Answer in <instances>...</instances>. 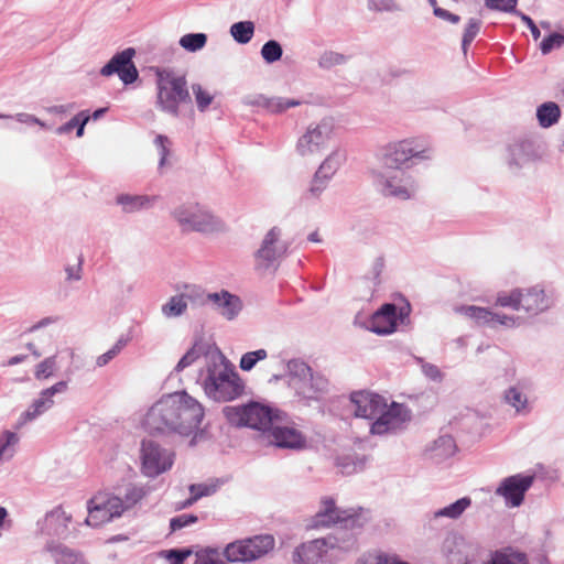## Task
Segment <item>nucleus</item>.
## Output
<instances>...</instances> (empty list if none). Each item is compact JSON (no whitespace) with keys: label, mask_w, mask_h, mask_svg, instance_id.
I'll use <instances>...</instances> for the list:
<instances>
[{"label":"nucleus","mask_w":564,"mask_h":564,"mask_svg":"<svg viewBox=\"0 0 564 564\" xmlns=\"http://www.w3.org/2000/svg\"><path fill=\"white\" fill-rule=\"evenodd\" d=\"M212 308L227 321H234L242 311L241 299L227 290L213 292L209 296Z\"/></svg>","instance_id":"nucleus-22"},{"label":"nucleus","mask_w":564,"mask_h":564,"mask_svg":"<svg viewBox=\"0 0 564 564\" xmlns=\"http://www.w3.org/2000/svg\"><path fill=\"white\" fill-rule=\"evenodd\" d=\"M171 215L183 232L214 235L227 230L223 219L216 216L209 208L198 203H183L176 206Z\"/></svg>","instance_id":"nucleus-5"},{"label":"nucleus","mask_w":564,"mask_h":564,"mask_svg":"<svg viewBox=\"0 0 564 564\" xmlns=\"http://www.w3.org/2000/svg\"><path fill=\"white\" fill-rule=\"evenodd\" d=\"M203 405L186 391L162 397L147 412L144 425L151 433L196 434L204 419Z\"/></svg>","instance_id":"nucleus-1"},{"label":"nucleus","mask_w":564,"mask_h":564,"mask_svg":"<svg viewBox=\"0 0 564 564\" xmlns=\"http://www.w3.org/2000/svg\"><path fill=\"white\" fill-rule=\"evenodd\" d=\"M521 323L522 318L520 316L498 313L491 310L488 327L496 328L497 326H502L505 328H516L520 326Z\"/></svg>","instance_id":"nucleus-44"},{"label":"nucleus","mask_w":564,"mask_h":564,"mask_svg":"<svg viewBox=\"0 0 564 564\" xmlns=\"http://www.w3.org/2000/svg\"><path fill=\"white\" fill-rule=\"evenodd\" d=\"M69 521L70 517L61 507L55 508L46 513L41 532L50 536L63 538L68 532Z\"/></svg>","instance_id":"nucleus-26"},{"label":"nucleus","mask_w":564,"mask_h":564,"mask_svg":"<svg viewBox=\"0 0 564 564\" xmlns=\"http://www.w3.org/2000/svg\"><path fill=\"white\" fill-rule=\"evenodd\" d=\"M227 421L235 426H247L261 432L263 438L273 425L272 409L258 402L243 405H227L223 410Z\"/></svg>","instance_id":"nucleus-8"},{"label":"nucleus","mask_w":564,"mask_h":564,"mask_svg":"<svg viewBox=\"0 0 564 564\" xmlns=\"http://www.w3.org/2000/svg\"><path fill=\"white\" fill-rule=\"evenodd\" d=\"M85 115V111H80L78 115H76L75 117H73L68 122L59 126L57 129H56V133L57 134H66V133H69L73 129L76 128V126L78 124L79 120L82 119V117Z\"/></svg>","instance_id":"nucleus-63"},{"label":"nucleus","mask_w":564,"mask_h":564,"mask_svg":"<svg viewBox=\"0 0 564 564\" xmlns=\"http://www.w3.org/2000/svg\"><path fill=\"white\" fill-rule=\"evenodd\" d=\"M156 200V196L119 194L116 197V204L121 207L124 214H133L143 209H149Z\"/></svg>","instance_id":"nucleus-27"},{"label":"nucleus","mask_w":564,"mask_h":564,"mask_svg":"<svg viewBox=\"0 0 564 564\" xmlns=\"http://www.w3.org/2000/svg\"><path fill=\"white\" fill-rule=\"evenodd\" d=\"M505 400L518 414L525 415L531 412L528 397L518 387H510L505 392Z\"/></svg>","instance_id":"nucleus-34"},{"label":"nucleus","mask_w":564,"mask_h":564,"mask_svg":"<svg viewBox=\"0 0 564 564\" xmlns=\"http://www.w3.org/2000/svg\"><path fill=\"white\" fill-rule=\"evenodd\" d=\"M456 449L455 440L451 435H442L426 446L424 456L434 464H442L451 458Z\"/></svg>","instance_id":"nucleus-25"},{"label":"nucleus","mask_w":564,"mask_h":564,"mask_svg":"<svg viewBox=\"0 0 564 564\" xmlns=\"http://www.w3.org/2000/svg\"><path fill=\"white\" fill-rule=\"evenodd\" d=\"M282 54L283 48L275 40H269L261 47V56L268 64H272L281 59Z\"/></svg>","instance_id":"nucleus-47"},{"label":"nucleus","mask_w":564,"mask_h":564,"mask_svg":"<svg viewBox=\"0 0 564 564\" xmlns=\"http://www.w3.org/2000/svg\"><path fill=\"white\" fill-rule=\"evenodd\" d=\"M534 158V147L529 140H518L508 147L507 164L512 172L519 171Z\"/></svg>","instance_id":"nucleus-23"},{"label":"nucleus","mask_w":564,"mask_h":564,"mask_svg":"<svg viewBox=\"0 0 564 564\" xmlns=\"http://www.w3.org/2000/svg\"><path fill=\"white\" fill-rule=\"evenodd\" d=\"M186 305L204 306L209 303L210 293L206 292L202 286L196 284H184L180 291Z\"/></svg>","instance_id":"nucleus-30"},{"label":"nucleus","mask_w":564,"mask_h":564,"mask_svg":"<svg viewBox=\"0 0 564 564\" xmlns=\"http://www.w3.org/2000/svg\"><path fill=\"white\" fill-rule=\"evenodd\" d=\"M197 522V517L194 514L183 513L177 517H174L170 520V528L172 532L181 530L185 527H188L193 523Z\"/></svg>","instance_id":"nucleus-58"},{"label":"nucleus","mask_w":564,"mask_h":564,"mask_svg":"<svg viewBox=\"0 0 564 564\" xmlns=\"http://www.w3.org/2000/svg\"><path fill=\"white\" fill-rule=\"evenodd\" d=\"M422 371L431 380L440 381L442 379V373L435 365L424 364L422 365Z\"/></svg>","instance_id":"nucleus-64"},{"label":"nucleus","mask_w":564,"mask_h":564,"mask_svg":"<svg viewBox=\"0 0 564 564\" xmlns=\"http://www.w3.org/2000/svg\"><path fill=\"white\" fill-rule=\"evenodd\" d=\"M189 555H191V551L185 550V549H182V550L172 549V550L166 551V553H165V557L167 560L172 561L171 564H183V562Z\"/></svg>","instance_id":"nucleus-62"},{"label":"nucleus","mask_w":564,"mask_h":564,"mask_svg":"<svg viewBox=\"0 0 564 564\" xmlns=\"http://www.w3.org/2000/svg\"><path fill=\"white\" fill-rule=\"evenodd\" d=\"M371 520L370 510L362 507L341 509L336 506L333 497H323L319 509L311 520V528H330L344 524L345 528L362 529Z\"/></svg>","instance_id":"nucleus-6"},{"label":"nucleus","mask_w":564,"mask_h":564,"mask_svg":"<svg viewBox=\"0 0 564 564\" xmlns=\"http://www.w3.org/2000/svg\"><path fill=\"white\" fill-rule=\"evenodd\" d=\"M158 107L173 117H177L178 106L182 102H191L187 82L184 76H178L172 70H159L156 73Z\"/></svg>","instance_id":"nucleus-7"},{"label":"nucleus","mask_w":564,"mask_h":564,"mask_svg":"<svg viewBox=\"0 0 564 564\" xmlns=\"http://www.w3.org/2000/svg\"><path fill=\"white\" fill-rule=\"evenodd\" d=\"M51 553L55 564H85L83 557L66 545L48 542L45 546Z\"/></svg>","instance_id":"nucleus-29"},{"label":"nucleus","mask_w":564,"mask_h":564,"mask_svg":"<svg viewBox=\"0 0 564 564\" xmlns=\"http://www.w3.org/2000/svg\"><path fill=\"white\" fill-rule=\"evenodd\" d=\"M368 7L375 11L392 12L399 10L394 0H368Z\"/></svg>","instance_id":"nucleus-61"},{"label":"nucleus","mask_w":564,"mask_h":564,"mask_svg":"<svg viewBox=\"0 0 564 564\" xmlns=\"http://www.w3.org/2000/svg\"><path fill=\"white\" fill-rule=\"evenodd\" d=\"M470 506L471 499L469 497H463L446 507L435 510L433 512V519L447 518L457 520Z\"/></svg>","instance_id":"nucleus-33"},{"label":"nucleus","mask_w":564,"mask_h":564,"mask_svg":"<svg viewBox=\"0 0 564 564\" xmlns=\"http://www.w3.org/2000/svg\"><path fill=\"white\" fill-rule=\"evenodd\" d=\"M356 529L345 528L340 524V529L335 533L328 534L326 538L332 545V551L338 550L341 552H350L357 547V536L354 533Z\"/></svg>","instance_id":"nucleus-28"},{"label":"nucleus","mask_w":564,"mask_h":564,"mask_svg":"<svg viewBox=\"0 0 564 564\" xmlns=\"http://www.w3.org/2000/svg\"><path fill=\"white\" fill-rule=\"evenodd\" d=\"M521 288H516L510 292L501 291L497 293L495 305L508 307L513 311H521Z\"/></svg>","instance_id":"nucleus-39"},{"label":"nucleus","mask_w":564,"mask_h":564,"mask_svg":"<svg viewBox=\"0 0 564 564\" xmlns=\"http://www.w3.org/2000/svg\"><path fill=\"white\" fill-rule=\"evenodd\" d=\"M347 62L344 54L326 51L318 58V66L323 69H330L337 65H343Z\"/></svg>","instance_id":"nucleus-52"},{"label":"nucleus","mask_w":564,"mask_h":564,"mask_svg":"<svg viewBox=\"0 0 564 564\" xmlns=\"http://www.w3.org/2000/svg\"><path fill=\"white\" fill-rule=\"evenodd\" d=\"M457 313L475 322L478 326H487L489 324V317L491 316V310L488 307H480L476 305H462L455 308Z\"/></svg>","instance_id":"nucleus-35"},{"label":"nucleus","mask_w":564,"mask_h":564,"mask_svg":"<svg viewBox=\"0 0 564 564\" xmlns=\"http://www.w3.org/2000/svg\"><path fill=\"white\" fill-rule=\"evenodd\" d=\"M345 161V151L336 149L321 163L317 172L324 175L327 180H332Z\"/></svg>","instance_id":"nucleus-32"},{"label":"nucleus","mask_w":564,"mask_h":564,"mask_svg":"<svg viewBox=\"0 0 564 564\" xmlns=\"http://www.w3.org/2000/svg\"><path fill=\"white\" fill-rule=\"evenodd\" d=\"M521 323L522 318L520 316L498 313L491 310L488 327L496 328L497 326H502L505 328H516L520 326Z\"/></svg>","instance_id":"nucleus-45"},{"label":"nucleus","mask_w":564,"mask_h":564,"mask_svg":"<svg viewBox=\"0 0 564 564\" xmlns=\"http://www.w3.org/2000/svg\"><path fill=\"white\" fill-rule=\"evenodd\" d=\"M134 48L128 47L117 54L100 69V75L111 76L117 74L119 78L126 84H132L138 79V70L133 64Z\"/></svg>","instance_id":"nucleus-19"},{"label":"nucleus","mask_w":564,"mask_h":564,"mask_svg":"<svg viewBox=\"0 0 564 564\" xmlns=\"http://www.w3.org/2000/svg\"><path fill=\"white\" fill-rule=\"evenodd\" d=\"M207 42L205 33H188L180 39V45L187 52H197L202 50Z\"/></svg>","instance_id":"nucleus-46"},{"label":"nucleus","mask_w":564,"mask_h":564,"mask_svg":"<svg viewBox=\"0 0 564 564\" xmlns=\"http://www.w3.org/2000/svg\"><path fill=\"white\" fill-rule=\"evenodd\" d=\"M373 185L384 197L406 200L416 194L417 184L414 178L404 171H372Z\"/></svg>","instance_id":"nucleus-10"},{"label":"nucleus","mask_w":564,"mask_h":564,"mask_svg":"<svg viewBox=\"0 0 564 564\" xmlns=\"http://www.w3.org/2000/svg\"><path fill=\"white\" fill-rule=\"evenodd\" d=\"M200 384L209 399L227 402L238 398L243 391L239 375L228 364L224 356L213 358L200 370Z\"/></svg>","instance_id":"nucleus-3"},{"label":"nucleus","mask_w":564,"mask_h":564,"mask_svg":"<svg viewBox=\"0 0 564 564\" xmlns=\"http://www.w3.org/2000/svg\"><path fill=\"white\" fill-rule=\"evenodd\" d=\"M150 491V486L129 485L126 488L123 498H121L123 512L135 506L140 500L147 497Z\"/></svg>","instance_id":"nucleus-38"},{"label":"nucleus","mask_w":564,"mask_h":564,"mask_svg":"<svg viewBox=\"0 0 564 564\" xmlns=\"http://www.w3.org/2000/svg\"><path fill=\"white\" fill-rule=\"evenodd\" d=\"M68 389L67 381H58L50 388L43 389L39 398L35 399L31 405L20 414L15 429H21L28 423L36 420L39 416L47 412L54 405V395L57 393H64Z\"/></svg>","instance_id":"nucleus-17"},{"label":"nucleus","mask_w":564,"mask_h":564,"mask_svg":"<svg viewBox=\"0 0 564 564\" xmlns=\"http://www.w3.org/2000/svg\"><path fill=\"white\" fill-rule=\"evenodd\" d=\"M329 182L330 180H327L324 175L316 171L304 197L318 199L323 192L327 188Z\"/></svg>","instance_id":"nucleus-48"},{"label":"nucleus","mask_w":564,"mask_h":564,"mask_svg":"<svg viewBox=\"0 0 564 564\" xmlns=\"http://www.w3.org/2000/svg\"><path fill=\"white\" fill-rule=\"evenodd\" d=\"M187 311V305L183 300L180 292L169 299V301L162 305L161 312L166 318H175L184 315Z\"/></svg>","instance_id":"nucleus-40"},{"label":"nucleus","mask_w":564,"mask_h":564,"mask_svg":"<svg viewBox=\"0 0 564 564\" xmlns=\"http://www.w3.org/2000/svg\"><path fill=\"white\" fill-rule=\"evenodd\" d=\"M377 159L384 170L403 171L401 167L411 159L426 160L430 159V153L415 140L404 139L382 147L377 153Z\"/></svg>","instance_id":"nucleus-9"},{"label":"nucleus","mask_w":564,"mask_h":564,"mask_svg":"<svg viewBox=\"0 0 564 564\" xmlns=\"http://www.w3.org/2000/svg\"><path fill=\"white\" fill-rule=\"evenodd\" d=\"M536 118L542 128H550L558 122L561 109L554 101H546L538 107Z\"/></svg>","instance_id":"nucleus-31"},{"label":"nucleus","mask_w":564,"mask_h":564,"mask_svg":"<svg viewBox=\"0 0 564 564\" xmlns=\"http://www.w3.org/2000/svg\"><path fill=\"white\" fill-rule=\"evenodd\" d=\"M521 310L532 317L549 311L554 305L552 295L546 293L540 284L521 289Z\"/></svg>","instance_id":"nucleus-20"},{"label":"nucleus","mask_w":564,"mask_h":564,"mask_svg":"<svg viewBox=\"0 0 564 564\" xmlns=\"http://www.w3.org/2000/svg\"><path fill=\"white\" fill-rule=\"evenodd\" d=\"M564 44V35L560 33H552L544 37L540 43V50L543 54H549L555 47H561Z\"/></svg>","instance_id":"nucleus-56"},{"label":"nucleus","mask_w":564,"mask_h":564,"mask_svg":"<svg viewBox=\"0 0 564 564\" xmlns=\"http://www.w3.org/2000/svg\"><path fill=\"white\" fill-rule=\"evenodd\" d=\"M518 0H485V6L495 11L518 13L517 10Z\"/></svg>","instance_id":"nucleus-54"},{"label":"nucleus","mask_w":564,"mask_h":564,"mask_svg":"<svg viewBox=\"0 0 564 564\" xmlns=\"http://www.w3.org/2000/svg\"><path fill=\"white\" fill-rule=\"evenodd\" d=\"M335 121L325 117L316 123H311L305 133L299 138L296 152L301 156H311L322 151L334 134Z\"/></svg>","instance_id":"nucleus-13"},{"label":"nucleus","mask_w":564,"mask_h":564,"mask_svg":"<svg viewBox=\"0 0 564 564\" xmlns=\"http://www.w3.org/2000/svg\"><path fill=\"white\" fill-rule=\"evenodd\" d=\"M286 377L290 388L304 405L319 401L329 388L328 379L314 371L305 361L291 359L286 364Z\"/></svg>","instance_id":"nucleus-4"},{"label":"nucleus","mask_w":564,"mask_h":564,"mask_svg":"<svg viewBox=\"0 0 564 564\" xmlns=\"http://www.w3.org/2000/svg\"><path fill=\"white\" fill-rule=\"evenodd\" d=\"M481 28V21L475 18L468 20L467 25L464 30L463 39H462V48L466 54L468 46L478 35Z\"/></svg>","instance_id":"nucleus-51"},{"label":"nucleus","mask_w":564,"mask_h":564,"mask_svg":"<svg viewBox=\"0 0 564 564\" xmlns=\"http://www.w3.org/2000/svg\"><path fill=\"white\" fill-rule=\"evenodd\" d=\"M122 506L120 497L100 492L88 501L86 523L90 527H99L110 522L123 513Z\"/></svg>","instance_id":"nucleus-15"},{"label":"nucleus","mask_w":564,"mask_h":564,"mask_svg":"<svg viewBox=\"0 0 564 564\" xmlns=\"http://www.w3.org/2000/svg\"><path fill=\"white\" fill-rule=\"evenodd\" d=\"M397 327V306L383 304L371 317L369 329L378 335H388Z\"/></svg>","instance_id":"nucleus-24"},{"label":"nucleus","mask_w":564,"mask_h":564,"mask_svg":"<svg viewBox=\"0 0 564 564\" xmlns=\"http://www.w3.org/2000/svg\"><path fill=\"white\" fill-rule=\"evenodd\" d=\"M458 539L454 535L447 536L442 544V553L449 564H467V557L457 549Z\"/></svg>","instance_id":"nucleus-37"},{"label":"nucleus","mask_w":564,"mask_h":564,"mask_svg":"<svg viewBox=\"0 0 564 564\" xmlns=\"http://www.w3.org/2000/svg\"><path fill=\"white\" fill-rule=\"evenodd\" d=\"M534 476L523 474L506 477L496 488L495 494L496 496L503 498L507 507H520L523 503L524 495L531 488Z\"/></svg>","instance_id":"nucleus-16"},{"label":"nucleus","mask_w":564,"mask_h":564,"mask_svg":"<svg viewBox=\"0 0 564 564\" xmlns=\"http://www.w3.org/2000/svg\"><path fill=\"white\" fill-rule=\"evenodd\" d=\"M303 104L300 99L285 97H268L267 111L271 113H282L289 108L297 107Z\"/></svg>","instance_id":"nucleus-43"},{"label":"nucleus","mask_w":564,"mask_h":564,"mask_svg":"<svg viewBox=\"0 0 564 564\" xmlns=\"http://www.w3.org/2000/svg\"><path fill=\"white\" fill-rule=\"evenodd\" d=\"M330 542L326 538L313 539L301 543L293 552L295 564H334Z\"/></svg>","instance_id":"nucleus-18"},{"label":"nucleus","mask_w":564,"mask_h":564,"mask_svg":"<svg viewBox=\"0 0 564 564\" xmlns=\"http://www.w3.org/2000/svg\"><path fill=\"white\" fill-rule=\"evenodd\" d=\"M263 442L280 448L301 449L306 445L305 436L294 427L271 426Z\"/></svg>","instance_id":"nucleus-21"},{"label":"nucleus","mask_w":564,"mask_h":564,"mask_svg":"<svg viewBox=\"0 0 564 564\" xmlns=\"http://www.w3.org/2000/svg\"><path fill=\"white\" fill-rule=\"evenodd\" d=\"M205 352V348L202 341H195L194 345L185 352L174 368L175 372H181L185 368L192 366L197 359H199Z\"/></svg>","instance_id":"nucleus-42"},{"label":"nucleus","mask_w":564,"mask_h":564,"mask_svg":"<svg viewBox=\"0 0 564 564\" xmlns=\"http://www.w3.org/2000/svg\"><path fill=\"white\" fill-rule=\"evenodd\" d=\"M141 473L149 478H155L170 470L174 464V453L162 447L152 440L141 443Z\"/></svg>","instance_id":"nucleus-12"},{"label":"nucleus","mask_w":564,"mask_h":564,"mask_svg":"<svg viewBox=\"0 0 564 564\" xmlns=\"http://www.w3.org/2000/svg\"><path fill=\"white\" fill-rule=\"evenodd\" d=\"M128 344V339L124 337H120L117 343L105 354L100 355L97 360L96 365L98 367L106 366L110 360H112Z\"/></svg>","instance_id":"nucleus-53"},{"label":"nucleus","mask_w":564,"mask_h":564,"mask_svg":"<svg viewBox=\"0 0 564 564\" xmlns=\"http://www.w3.org/2000/svg\"><path fill=\"white\" fill-rule=\"evenodd\" d=\"M254 33V23L252 21H239L230 26V34L239 44H247L251 41Z\"/></svg>","instance_id":"nucleus-41"},{"label":"nucleus","mask_w":564,"mask_h":564,"mask_svg":"<svg viewBox=\"0 0 564 564\" xmlns=\"http://www.w3.org/2000/svg\"><path fill=\"white\" fill-rule=\"evenodd\" d=\"M282 231L272 227L254 253V269L260 273L275 271L279 260L286 253L288 243L281 240Z\"/></svg>","instance_id":"nucleus-11"},{"label":"nucleus","mask_w":564,"mask_h":564,"mask_svg":"<svg viewBox=\"0 0 564 564\" xmlns=\"http://www.w3.org/2000/svg\"><path fill=\"white\" fill-rule=\"evenodd\" d=\"M189 491L191 495H193V500H198L215 494L217 491V485L193 484L189 486Z\"/></svg>","instance_id":"nucleus-57"},{"label":"nucleus","mask_w":564,"mask_h":564,"mask_svg":"<svg viewBox=\"0 0 564 564\" xmlns=\"http://www.w3.org/2000/svg\"><path fill=\"white\" fill-rule=\"evenodd\" d=\"M57 369L56 356H50L42 360L34 370V377L37 380L51 378Z\"/></svg>","instance_id":"nucleus-49"},{"label":"nucleus","mask_w":564,"mask_h":564,"mask_svg":"<svg viewBox=\"0 0 564 564\" xmlns=\"http://www.w3.org/2000/svg\"><path fill=\"white\" fill-rule=\"evenodd\" d=\"M350 401L357 417L372 421L370 433L373 435L395 433L410 420L406 406L397 402L388 405L384 398L377 393L356 391L351 393Z\"/></svg>","instance_id":"nucleus-2"},{"label":"nucleus","mask_w":564,"mask_h":564,"mask_svg":"<svg viewBox=\"0 0 564 564\" xmlns=\"http://www.w3.org/2000/svg\"><path fill=\"white\" fill-rule=\"evenodd\" d=\"M274 546V539L269 535H256L230 543L225 549L229 562H250L267 554Z\"/></svg>","instance_id":"nucleus-14"},{"label":"nucleus","mask_w":564,"mask_h":564,"mask_svg":"<svg viewBox=\"0 0 564 564\" xmlns=\"http://www.w3.org/2000/svg\"><path fill=\"white\" fill-rule=\"evenodd\" d=\"M20 441L17 433L4 431L0 435V462L10 460L15 455V447Z\"/></svg>","instance_id":"nucleus-36"},{"label":"nucleus","mask_w":564,"mask_h":564,"mask_svg":"<svg viewBox=\"0 0 564 564\" xmlns=\"http://www.w3.org/2000/svg\"><path fill=\"white\" fill-rule=\"evenodd\" d=\"M154 143L159 149V154H160L159 164H160V166H163L165 164L167 155L170 154V150L167 147L170 143L169 138L163 134H158L155 137Z\"/></svg>","instance_id":"nucleus-60"},{"label":"nucleus","mask_w":564,"mask_h":564,"mask_svg":"<svg viewBox=\"0 0 564 564\" xmlns=\"http://www.w3.org/2000/svg\"><path fill=\"white\" fill-rule=\"evenodd\" d=\"M268 357L265 349H258L243 354L240 358L239 367L243 371H250L258 361L264 360Z\"/></svg>","instance_id":"nucleus-50"},{"label":"nucleus","mask_w":564,"mask_h":564,"mask_svg":"<svg viewBox=\"0 0 564 564\" xmlns=\"http://www.w3.org/2000/svg\"><path fill=\"white\" fill-rule=\"evenodd\" d=\"M82 271H83V258H82V256H79L77 259V263L67 264L65 267L66 281L74 282V281L82 280Z\"/></svg>","instance_id":"nucleus-59"},{"label":"nucleus","mask_w":564,"mask_h":564,"mask_svg":"<svg viewBox=\"0 0 564 564\" xmlns=\"http://www.w3.org/2000/svg\"><path fill=\"white\" fill-rule=\"evenodd\" d=\"M192 90L195 95L198 110L202 112L205 111L212 104L214 97L208 91L204 90L199 84H193Z\"/></svg>","instance_id":"nucleus-55"}]
</instances>
